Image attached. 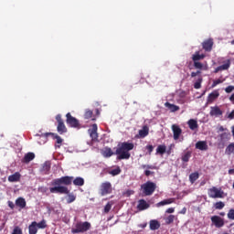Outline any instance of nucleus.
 Wrapping results in <instances>:
<instances>
[{
	"mask_svg": "<svg viewBox=\"0 0 234 234\" xmlns=\"http://www.w3.org/2000/svg\"><path fill=\"white\" fill-rule=\"evenodd\" d=\"M16 206L20 207V209H25V207H27V200H25L23 197H18L16 200Z\"/></svg>",
	"mask_w": 234,
	"mask_h": 234,
	"instance_id": "21",
	"label": "nucleus"
},
{
	"mask_svg": "<svg viewBox=\"0 0 234 234\" xmlns=\"http://www.w3.org/2000/svg\"><path fill=\"white\" fill-rule=\"evenodd\" d=\"M169 204H173V199L172 198L165 199L163 201H160L159 203L156 204V207H160L162 206H167Z\"/></svg>",
	"mask_w": 234,
	"mask_h": 234,
	"instance_id": "31",
	"label": "nucleus"
},
{
	"mask_svg": "<svg viewBox=\"0 0 234 234\" xmlns=\"http://www.w3.org/2000/svg\"><path fill=\"white\" fill-rule=\"evenodd\" d=\"M233 90H234V86H228L225 89V92H227V94H229V93L233 92Z\"/></svg>",
	"mask_w": 234,
	"mask_h": 234,
	"instance_id": "47",
	"label": "nucleus"
},
{
	"mask_svg": "<svg viewBox=\"0 0 234 234\" xmlns=\"http://www.w3.org/2000/svg\"><path fill=\"white\" fill-rule=\"evenodd\" d=\"M189 158H191V152H186L181 158L182 162H189Z\"/></svg>",
	"mask_w": 234,
	"mask_h": 234,
	"instance_id": "37",
	"label": "nucleus"
},
{
	"mask_svg": "<svg viewBox=\"0 0 234 234\" xmlns=\"http://www.w3.org/2000/svg\"><path fill=\"white\" fill-rule=\"evenodd\" d=\"M219 215L220 217H226V212H220Z\"/></svg>",
	"mask_w": 234,
	"mask_h": 234,
	"instance_id": "60",
	"label": "nucleus"
},
{
	"mask_svg": "<svg viewBox=\"0 0 234 234\" xmlns=\"http://www.w3.org/2000/svg\"><path fill=\"white\" fill-rule=\"evenodd\" d=\"M231 67V61L228 59L225 64L218 67L215 69L214 73L218 74V72H220L221 70H228Z\"/></svg>",
	"mask_w": 234,
	"mask_h": 234,
	"instance_id": "17",
	"label": "nucleus"
},
{
	"mask_svg": "<svg viewBox=\"0 0 234 234\" xmlns=\"http://www.w3.org/2000/svg\"><path fill=\"white\" fill-rule=\"evenodd\" d=\"M152 172L150 170H145L144 175L145 176H151Z\"/></svg>",
	"mask_w": 234,
	"mask_h": 234,
	"instance_id": "53",
	"label": "nucleus"
},
{
	"mask_svg": "<svg viewBox=\"0 0 234 234\" xmlns=\"http://www.w3.org/2000/svg\"><path fill=\"white\" fill-rule=\"evenodd\" d=\"M37 228H38V229H45V228H47V221L43 219L39 223H37Z\"/></svg>",
	"mask_w": 234,
	"mask_h": 234,
	"instance_id": "38",
	"label": "nucleus"
},
{
	"mask_svg": "<svg viewBox=\"0 0 234 234\" xmlns=\"http://www.w3.org/2000/svg\"><path fill=\"white\" fill-rule=\"evenodd\" d=\"M90 136L91 140L96 141L98 140V124L94 123L91 126V130H90Z\"/></svg>",
	"mask_w": 234,
	"mask_h": 234,
	"instance_id": "16",
	"label": "nucleus"
},
{
	"mask_svg": "<svg viewBox=\"0 0 234 234\" xmlns=\"http://www.w3.org/2000/svg\"><path fill=\"white\" fill-rule=\"evenodd\" d=\"M120 173H122V169H120V166H117V168L112 169L109 172V174L112 175V176H118L120 175Z\"/></svg>",
	"mask_w": 234,
	"mask_h": 234,
	"instance_id": "34",
	"label": "nucleus"
},
{
	"mask_svg": "<svg viewBox=\"0 0 234 234\" xmlns=\"http://www.w3.org/2000/svg\"><path fill=\"white\" fill-rule=\"evenodd\" d=\"M166 149H167V146H165V144L158 145L156 148V154H161V156H163V154H165Z\"/></svg>",
	"mask_w": 234,
	"mask_h": 234,
	"instance_id": "27",
	"label": "nucleus"
},
{
	"mask_svg": "<svg viewBox=\"0 0 234 234\" xmlns=\"http://www.w3.org/2000/svg\"><path fill=\"white\" fill-rule=\"evenodd\" d=\"M145 167H147V169H153V166L151 165H143V169H145Z\"/></svg>",
	"mask_w": 234,
	"mask_h": 234,
	"instance_id": "56",
	"label": "nucleus"
},
{
	"mask_svg": "<svg viewBox=\"0 0 234 234\" xmlns=\"http://www.w3.org/2000/svg\"><path fill=\"white\" fill-rule=\"evenodd\" d=\"M188 126L191 131H195V129H198V122L194 119H190L188 121Z\"/></svg>",
	"mask_w": 234,
	"mask_h": 234,
	"instance_id": "29",
	"label": "nucleus"
},
{
	"mask_svg": "<svg viewBox=\"0 0 234 234\" xmlns=\"http://www.w3.org/2000/svg\"><path fill=\"white\" fill-rule=\"evenodd\" d=\"M51 165H52V163H50V161H46L42 165L41 172L43 173V175H48V173H50Z\"/></svg>",
	"mask_w": 234,
	"mask_h": 234,
	"instance_id": "18",
	"label": "nucleus"
},
{
	"mask_svg": "<svg viewBox=\"0 0 234 234\" xmlns=\"http://www.w3.org/2000/svg\"><path fill=\"white\" fill-rule=\"evenodd\" d=\"M207 195L209 198H224V191H222V188H218L217 186L208 188Z\"/></svg>",
	"mask_w": 234,
	"mask_h": 234,
	"instance_id": "5",
	"label": "nucleus"
},
{
	"mask_svg": "<svg viewBox=\"0 0 234 234\" xmlns=\"http://www.w3.org/2000/svg\"><path fill=\"white\" fill-rule=\"evenodd\" d=\"M75 200H76V196H74V194L68 195V199H67L68 204H72V202H74Z\"/></svg>",
	"mask_w": 234,
	"mask_h": 234,
	"instance_id": "40",
	"label": "nucleus"
},
{
	"mask_svg": "<svg viewBox=\"0 0 234 234\" xmlns=\"http://www.w3.org/2000/svg\"><path fill=\"white\" fill-rule=\"evenodd\" d=\"M165 107H166V109L169 110L170 112H176L177 111H180V106L171 104L170 102H165Z\"/></svg>",
	"mask_w": 234,
	"mask_h": 234,
	"instance_id": "22",
	"label": "nucleus"
},
{
	"mask_svg": "<svg viewBox=\"0 0 234 234\" xmlns=\"http://www.w3.org/2000/svg\"><path fill=\"white\" fill-rule=\"evenodd\" d=\"M229 175H234V168L229 170Z\"/></svg>",
	"mask_w": 234,
	"mask_h": 234,
	"instance_id": "58",
	"label": "nucleus"
},
{
	"mask_svg": "<svg viewBox=\"0 0 234 234\" xmlns=\"http://www.w3.org/2000/svg\"><path fill=\"white\" fill-rule=\"evenodd\" d=\"M102 154L105 158H111V156H112V154H116V153H113L111 148H105Z\"/></svg>",
	"mask_w": 234,
	"mask_h": 234,
	"instance_id": "30",
	"label": "nucleus"
},
{
	"mask_svg": "<svg viewBox=\"0 0 234 234\" xmlns=\"http://www.w3.org/2000/svg\"><path fill=\"white\" fill-rule=\"evenodd\" d=\"M196 149H199V151H207V143L206 141H198L196 144Z\"/></svg>",
	"mask_w": 234,
	"mask_h": 234,
	"instance_id": "20",
	"label": "nucleus"
},
{
	"mask_svg": "<svg viewBox=\"0 0 234 234\" xmlns=\"http://www.w3.org/2000/svg\"><path fill=\"white\" fill-rule=\"evenodd\" d=\"M112 193V185L111 182H104L101 185L100 195L101 197H105L106 195H111Z\"/></svg>",
	"mask_w": 234,
	"mask_h": 234,
	"instance_id": "6",
	"label": "nucleus"
},
{
	"mask_svg": "<svg viewBox=\"0 0 234 234\" xmlns=\"http://www.w3.org/2000/svg\"><path fill=\"white\" fill-rule=\"evenodd\" d=\"M90 229V223L89 221L79 222L75 225V229H71V233H85Z\"/></svg>",
	"mask_w": 234,
	"mask_h": 234,
	"instance_id": "4",
	"label": "nucleus"
},
{
	"mask_svg": "<svg viewBox=\"0 0 234 234\" xmlns=\"http://www.w3.org/2000/svg\"><path fill=\"white\" fill-rule=\"evenodd\" d=\"M141 189L143 190L144 197H151V195L156 191V184L151 181H147L141 186Z\"/></svg>",
	"mask_w": 234,
	"mask_h": 234,
	"instance_id": "3",
	"label": "nucleus"
},
{
	"mask_svg": "<svg viewBox=\"0 0 234 234\" xmlns=\"http://www.w3.org/2000/svg\"><path fill=\"white\" fill-rule=\"evenodd\" d=\"M229 101L234 103V93L229 97Z\"/></svg>",
	"mask_w": 234,
	"mask_h": 234,
	"instance_id": "57",
	"label": "nucleus"
},
{
	"mask_svg": "<svg viewBox=\"0 0 234 234\" xmlns=\"http://www.w3.org/2000/svg\"><path fill=\"white\" fill-rule=\"evenodd\" d=\"M96 112H97V114H100V110L97 109V110H96Z\"/></svg>",
	"mask_w": 234,
	"mask_h": 234,
	"instance_id": "62",
	"label": "nucleus"
},
{
	"mask_svg": "<svg viewBox=\"0 0 234 234\" xmlns=\"http://www.w3.org/2000/svg\"><path fill=\"white\" fill-rule=\"evenodd\" d=\"M187 211V208H186V207H184L181 211H180V213L182 214V215H186V212Z\"/></svg>",
	"mask_w": 234,
	"mask_h": 234,
	"instance_id": "55",
	"label": "nucleus"
},
{
	"mask_svg": "<svg viewBox=\"0 0 234 234\" xmlns=\"http://www.w3.org/2000/svg\"><path fill=\"white\" fill-rule=\"evenodd\" d=\"M230 43H231V45H234V39H233V40H231V42H230Z\"/></svg>",
	"mask_w": 234,
	"mask_h": 234,
	"instance_id": "63",
	"label": "nucleus"
},
{
	"mask_svg": "<svg viewBox=\"0 0 234 234\" xmlns=\"http://www.w3.org/2000/svg\"><path fill=\"white\" fill-rule=\"evenodd\" d=\"M213 38H208L205 41H203L202 43V47H203V50H205V52H211V50H213Z\"/></svg>",
	"mask_w": 234,
	"mask_h": 234,
	"instance_id": "10",
	"label": "nucleus"
},
{
	"mask_svg": "<svg viewBox=\"0 0 234 234\" xmlns=\"http://www.w3.org/2000/svg\"><path fill=\"white\" fill-rule=\"evenodd\" d=\"M112 208V202H108L104 207V213H109V211H111Z\"/></svg>",
	"mask_w": 234,
	"mask_h": 234,
	"instance_id": "43",
	"label": "nucleus"
},
{
	"mask_svg": "<svg viewBox=\"0 0 234 234\" xmlns=\"http://www.w3.org/2000/svg\"><path fill=\"white\" fill-rule=\"evenodd\" d=\"M8 182H19L21 180V174L16 172L15 174L8 176Z\"/></svg>",
	"mask_w": 234,
	"mask_h": 234,
	"instance_id": "23",
	"label": "nucleus"
},
{
	"mask_svg": "<svg viewBox=\"0 0 234 234\" xmlns=\"http://www.w3.org/2000/svg\"><path fill=\"white\" fill-rule=\"evenodd\" d=\"M150 229L152 231H156V229H160V222L156 219L150 220Z\"/></svg>",
	"mask_w": 234,
	"mask_h": 234,
	"instance_id": "24",
	"label": "nucleus"
},
{
	"mask_svg": "<svg viewBox=\"0 0 234 234\" xmlns=\"http://www.w3.org/2000/svg\"><path fill=\"white\" fill-rule=\"evenodd\" d=\"M206 58L205 54H200V51H197L193 56H192V60L194 62H199L200 60L204 59Z\"/></svg>",
	"mask_w": 234,
	"mask_h": 234,
	"instance_id": "25",
	"label": "nucleus"
},
{
	"mask_svg": "<svg viewBox=\"0 0 234 234\" xmlns=\"http://www.w3.org/2000/svg\"><path fill=\"white\" fill-rule=\"evenodd\" d=\"M198 74H201V71L200 70H197V71H193L191 73V78H196V76H198Z\"/></svg>",
	"mask_w": 234,
	"mask_h": 234,
	"instance_id": "50",
	"label": "nucleus"
},
{
	"mask_svg": "<svg viewBox=\"0 0 234 234\" xmlns=\"http://www.w3.org/2000/svg\"><path fill=\"white\" fill-rule=\"evenodd\" d=\"M227 217L229 220H234V208L229 210Z\"/></svg>",
	"mask_w": 234,
	"mask_h": 234,
	"instance_id": "41",
	"label": "nucleus"
},
{
	"mask_svg": "<svg viewBox=\"0 0 234 234\" xmlns=\"http://www.w3.org/2000/svg\"><path fill=\"white\" fill-rule=\"evenodd\" d=\"M225 153L229 156L230 154H233L234 153V143L229 144L226 150Z\"/></svg>",
	"mask_w": 234,
	"mask_h": 234,
	"instance_id": "32",
	"label": "nucleus"
},
{
	"mask_svg": "<svg viewBox=\"0 0 234 234\" xmlns=\"http://www.w3.org/2000/svg\"><path fill=\"white\" fill-rule=\"evenodd\" d=\"M46 134H47V136H48V135L52 136V138L54 140H56L57 144H55V147H58V149H59V147H61V144H63V139L59 135H58L57 133H46Z\"/></svg>",
	"mask_w": 234,
	"mask_h": 234,
	"instance_id": "14",
	"label": "nucleus"
},
{
	"mask_svg": "<svg viewBox=\"0 0 234 234\" xmlns=\"http://www.w3.org/2000/svg\"><path fill=\"white\" fill-rule=\"evenodd\" d=\"M218 131H219L220 133H223V131H225L224 126H220L219 129H218Z\"/></svg>",
	"mask_w": 234,
	"mask_h": 234,
	"instance_id": "59",
	"label": "nucleus"
},
{
	"mask_svg": "<svg viewBox=\"0 0 234 234\" xmlns=\"http://www.w3.org/2000/svg\"><path fill=\"white\" fill-rule=\"evenodd\" d=\"M229 120H234V110L228 115Z\"/></svg>",
	"mask_w": 234,
	"mask_h": 234,
	"instance_id": "52",
	"label": "nucleus"
},
{
	"mask_svg": "<svg viewBox=\"0 0 234 234\" xmlns=\"http://www.w3.org/2000/svg\"><path fill=\"white\" fill-rule=\"evenodd\" d=\"M150 207L151 206L149 203H147V201H145V199H140L138 201L137 209L139 211H145V209H149Z\"/></svg>",
	"mask_w": 234,
	"mask_h": 234,
	"instance_id": "13",
	"label": "nucleus"
},
{
	"mask_svg": "<svg viewBox=\"0 0 234 234\" xmlns=\"http://www.w3.org/2000/svg\"><path fill=\"white\" fill-rule=\"evenodd\" d=\"M92 111L90 110H86L85 113H84V118L85 120H90V118H92Z\"/></svg>",
	"mask_w": 234,
	"mask_h": 234,
	"instance_id": "39",
	"label": "nucleus"
},
{
	"mask_svg": "<svg viewBox=\"0 0 234 234\" xmlns=\"http://www.w3.org/2000/svg\"><path fill=\"white\" fill-rule=\"evenodd\" d=\"M194 67L195 69H198L199 70H202V69H204V64H202L199 61L194 62Z\"/></svg>",
	"mask_w": 234,
	"mask_h": 234,
	"instance_id": "45",
	"label": "nucleus"
},
{
	"mask_svg": "<svg viewBox=\"0 0 234 234\" xmlns=\"http://www.w3.org/2000/svg\"><path fill=\"white\" fill-rule=\"evenodd\" d=\"M7 204H8V207H10V209H14V207H16V205L12 201H8Z\"/></svg>",
	"mask_w": 234,
	"mask_h": 234,
	"instance_id": "51",
	"label": "nucleus"
},
{
	"mask_svg": "<svg viewBox=\"0 0 234 234\" xmlns=\"http://www.w3.org/2000/svg\"><path fill=\"white\" fill-rule=\"evenodd\" d=\"M219 138H220L221 142H223V140H229V133H223L219 135Z\"/></svg>",
	"mask_w": 234,
	"mask_h": 234,
	"instance_id": "44",
	"label": "nucleus"
},
{
	"mask_svg": "<svg viewBox=\"0 0 234 234\" xmlns=\"http://www.w3.org/2000/svg\"><path fill=\"white\" fill-rule=\"evenodd\" d=\"M56 121L58 122L57 131L58 134H65V133H67V126L61 118V114L56 116Z\"/></svg>",
	"mask_w": 234,
	"mask_h": 234,
	"instance_id": "7",
	"label": "nucleus"
},
{
	"mask_svg": "<svg viewBox=\"0 0 234 234\" xmlns=\"http://www.w3.org/2000/svg\"><path fill=\"white\" fill-rule=\"evenodd\" d=\"M210 220L213 226H215V228H218V229L224 228V224H226V222L224 221V218H222L219 216H212L210 218Z\"/></svg>",
	"mask_w": 234,
	"mask_h": 234,
	"instance_id": "9",
	"label": "nucleus"
},
{
	"mask_svg": "<svg viewBox=\"0 0 234 234\" xmlns=\"http://www.w3.org/2000/svg\"><path fill=\"white\" fill-rule=\"evenodd\" d=\"M224 114V112L220 110V107L218 106H211L209 115L215 116V118H219V116H222Z\"/></svg>",
	"mask_w": 234,
	"mask_h": 234,
	"instance_id": "11",
	"label": "nucleus"
},
{
	"mask_svg": "<svg viewBox=\"0 0 234 234\" xmlns=\"http://www.w3.org/2000/svg\"><path fill=\"white\" fill-rule=\"evenodd\" d=\"M165 213H175V209L173 207H170L166 209Z\"/></svg>",
	"mask_w": 234,
	"mask_h": 234,
	"instance_id": "54",
	"label": "nucleus"
},
{
	"mask_svg": "<svg viewBox=\"0 0 234 234\" xmlns=\"http://www.w3.org/2000/svg\"><path fill=\"white\" fill-rule=\"evenodd\" d=\"M66 123H68L69 127H73L74 129H78V127H80V121L76 119V117H73L70 112L66 114Z\"/></svg>",
	"mask_w": 234,
	"mask_h": 234,
	"instance_id": "8",
	"label": "nucleus"
},
{
	"mask_svg": "<svg viewBox=\"0 0 234 234\" xmlns=\"http://www.w3.org/2000/svg\"><path fill=\"white\" fill-rule=\"evenodd\" d=\"M175 218H176V217L175 215H169L166 218H165V224L169 225V224H173V222H175Z\"/></svg>",
	"mask_w": 234,
	"mask_h": 234,
	"instance_id": "36",
	"label": "nucleus"
},
{
	"mask_svg": "<svg viewBox=\"0 0 234 234\" xmlns=\"http://www.w3.org/2000/svg\"><path fill=\"white\" fill-rule=\"evenodd\" d=\"M146 136H149V127L144 125L143 129L139 130V133L135 138H145Z\"/></svg>",
	"mask_w": 234,
	"mask_h": 234,
	"instance_id": "15",
	"label": "nucleus"
},
{
	"mask_svg": "<svg viewBox=\"0 0 234 234\" xmlns=\"http://www.w3.org/2000/svg\"><path fill=\"white\" fill-rule=\"evenodd\" d=\"M200 177V175L198 174V172H195L189 175V182H191L192 184Z\"/></svg>",
	"mask_w": 234,
	"mask_h": 234,
	"instance_id": "33",
	"label": "nucleus"
},
{
	"mask_svg": "<svg viewBox=\"0 0 234 234\" xmlns=\"http://www.w3.org/2000/svg\"><path fill=\"white\" fill-rule=\"evenodd\" d=\"M172 131L174 134V140H178L180 138V134H182V128L176 124H173Z\"/></svg>",
	"mask_w": 234,
	"mask_h": 234,
	"instance_id": "12",
	"label": "nucleus"
},
{
	"mask_svg": "<svg viewBox=\"0 0 234 234\" xmlns=\"http://www.w3.org/2000/svg\"><path fill=\"white\" fill-rule=\"evenodd\" d=\"M34 158H36V154L29 152L24 156V162L25 164H29V162H32Z\"/></svg>",
	"mask_w": 234,
	"mask_h": 234,
	"instance_id": "26",
	"label": "nucleus"
},
{
	"mask_svg": "<svg viewBox=\"0 0 234 234\" xmlns=\"http://www.w3.org/2000/svg\"><path fill=\"white\" fill-rule=\"evenodd\" d=\"M146 149H147L149 154H151V153H153V151H154V146H153L152 144H149L146 146Z\"/></svg>",
	"mask_w": 234,
	"mask_h": 234,
	"instance_id": "48",
	"label": "nucleus"
},
{
	"mask_svg": "<svg viewBox=\"0 0 234 234\" xmlns=\"http://www.w3.org/2000/svg\"><path fill=\"white\" fill-rule=\"evenodd\" d=\"M202 87V78H199L197 82L194 83V89H200Z\"/></svg>",
	"mask_w": 234,
	"mask_h": 234,
	"instance_id": "42",
	"label": "nucleus"
},
{
	"mask_svg": "<svg viewBox=\"0 0 234 234\" xmlns=\"http://www.w3.org/2000/svg\"><path fill=\"white\" fill-rule=\"evenodd\" d=\"M200 186H206V181H202V182L200 183Z\"/></svg>",
	"mask_w": 234,
	"mask_h": 234,
	"instance_id": "61",
	"label": "nucleus"
},
{
	"mask_svg": "<svg viewBox=\"0 0 234 234\" xmlns=\"http://www.w3.org/2000/svg\"><path fill=\"white\" fill-rule=\"evenodd\" d=\"M73 182L74 186H85V179L83 177H76L74 179V176H65L60 178L54 179L51 182V186H54L53 187L49 188L50 193H59L60 195H69L70 191L69 190V187L65 186H71Z\"/></svg>",
	"mask_w": 234,
	"mask_h": 234,
	"instance_id": "1",
	"label": "nucleus"
},
{
	"mask_svg": "<svg viewBox=\"0 0 234 234\" xmlns=\"http://www.w3.org/2000/svg\"><path fill=\"white\" fill-rule=\"evenodd\" d=\"M218 96H220V93L218 92V90L212 91L207 96V103H213L214 101L217 100V98H218Z\"/></svg>",
	"mask_w": 234,
	"mask_h": 234,
	"instance_id": "19",
	"label": "nucleus"
},
{
	"mask_svg": "<svg viewBox=\"0 0 234 234\" xmlns=\"http://www.w3.org/2000/svg\"><path fill=\"white\" fill-rule=\"evenodd\" d=\"M225 206L226 204H224L222 201H218L214 204L215 209H224Z\"/></svg>",
	"mask_w": 234,
	"mask_h": 234,
	"instance_id": "35",
	"label": "nucleus"
},
{
	"mask_svg": "<svg viewBox=\"0 0 234 234\" xmlns=\"http://www.w3.org/2000/svg\"><path fill=\"white\" fill-rule=\"evenodd\" d=\"M134 149V144L129 142H123L121 144H118V147L115 151L117 154V160H129L131 158V153Z\"/></svg>",
	"mask_w": 234,
	"mask_h": 234,
	"instance_id": "2",
	"label": "nucleus"
},
{
	"mask_svg": "<svg viewBox=\"0 0 234 234\" xmlns=\"http://www.w3.org/2000/svg\"><path fill=\"white\" fill-rule=\"evenodd\" d=\"M174 147H175V144H170L169 145V148H168V150H166V154H171V151H172V149H174Z\"/></svg>",
	"mask_w": 234,
	"mask_h": 234,
	"instance_id": "49",
	"label": "nucleus"
},
{
	"mask_svg": "<svg viewBox=\"0 0 234 234\" xmlns=\"http://www.w3.org/2000/svg\"><path fill=\"white\" fill-rule=\"evenodd\" d=\"M224 80H220V79H218L216 80L213 81L212 83V88H215L217 87V85H220V83H223Z\"/></svg>",
	"mask_w": 234,
	"mask_h": 234,
	"instance_id": "46",
	"label": "nucleus"
},
{
	"mask_svg": "<svg viewBox=\"0 0 234 234\" xmlns=\"http://www.w3.org/2000/svg\"><path fill=\"white\" fill-rule=\"evenodd\" d=\"M94 120H96L95 118L92 119V121L94 122Z\"/></svg>",
	"mask_w": 234,
	"mask_h": 234,
	"instance_id": "64",
	"label": "nucleus"
},
{
	"mask_svg": "<svg viewBox=\"0 0 234 234\" xmlns=\"http://www.w3.org/2000/svg\"><path fill=\"white\" fill-rule=\"evenodd\" d=\"M28 229H29V234H37V222L33 221L29 225Z\"/></svg>",
	"mask_w": 234,
	"mask_h": 234,
	"instance_id": "28",
	"label": "nucleus"
}]
</instances>
